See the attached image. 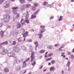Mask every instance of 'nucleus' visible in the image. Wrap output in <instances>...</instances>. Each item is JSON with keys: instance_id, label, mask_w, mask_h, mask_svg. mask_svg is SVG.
Wrapping results in <instances>:
<instances>
[{"instance_id": "f257e3e1", "label": "nucleus", "mask_w": 74, "mask_h": 74, "mask_svg": "<svg viewBox=\"0 0 74 74\" xmlns=\"http://www.w3.org/2000/svg\"><path fill=\"white\" fill-rule=\"evenodd\" d=\"M34 52H33L32 53L31 55V62H33L34 61V60L35 59V57L34 56Z\"/></svg>"}, {"instance_id": "f03ea898", "label": "nucleus", "mask_w": 74, "mask_h": 74, "mask_svg": "<svg viewBox=\"0 0 74 74\" xmlns=\"http://www.w3.org/2000/svg\"><path fill=\"white\" fill-rule=\"evenodd\" d=\"M8 52V50L7 49H3V51L1 52V54L2 55H6Z\"/></svg>"}, {"instance_id": "7ed1b4c3", "label": "nucleus", "mask_w": 74, "mask_h": 74, "mask_svg": "<svg viewBox=\"0 0 74 74\" xmlns=\"http://www.w3.org/2000/svg\"><path fill=\"white\" fill-rule=\"evenodd\" d=\"M4 19H6L9 20L11 18L10 15L8 14H5L3 15Z\"/></svg>"}, {"instance_id": "20e7f679", "label": "nucleus", "mask_w": 74, "mask_h": 74, "mask_svg": "<svg viewBox=\"0 0 74 74\" xmlns=\"http://www.w3.org/2000/svg\"><path fill=\"white\" fill-rule=\"evenodd\" d=\"M10 1H7L5 2V5L4 7L5 8H7L8 7V6H9V5H10Z\"/></svg>"}, {"instance_id": "39448f33", "label": "nucleus", "mask_w": 74, "mask_h": 74, "mask_svg": "<svg viewBox=\"0 0 74 74\" xmlns=\"http://www.w3.org/2000/svg\"><path fill=\"white\" fill-rule=\"evenodd\" d=\"M26 38H23L20 37L18 38V42H24L25 41Z\"/></svg>"}, {"instance_id": "423d86ee", "label": "nucleus", "mask_w": 74, "mask_h": 74, "mask_svg": "<svg viewBox=\"0 0 74 74\" xmlns=\"http://www.w3.org/2000/svg\"><path fill=\"white\" fill-rule=\"evenodd\" d=\"M14 50L15 51V52L18 53V52H19L20 51V50H21V49L19 48L16 46L14 48Z\"/></svg>"}, {"instance_id": "0eeeda50", "label": "nucleus", "mask_w": 74, "mask_h": 74, "mask_svg": "<svg viewBox=\"0 0 74 74\" xmlns=\"http://www.w3.org/2000/svg\"><path fill=\"white\" fill-rule=\"evenodd\" d=\"M18 34H19V32L18 31H17L16 30H15L12 33V35L13 36H17Z\"/></svg>"}, {"instance_id": "6e6552de", "label": "nucleus", "mask_w": 74, "mask_h": 74, "mask_svg": "<svg viewBox=\"0 0 74 74\" xmlns=\"http://www.w3.org/2000/svg\"><path fill=\"white\" fill-rule=\"evenodd\" d=\"M22 34L23 35V37H24V38H25V37H26L27 35L29 34V32L27 31L24 33H23Z\"/></svg>"}, {"instance_id": "1a4fd4ad", "label": "nucleus", "mask_w": 74, "mask_h": 74, "mask_svg": "<svg viewBox=\"0 0 74 74\" xmlns=\"http://www.w3.org/2000/svg\"><path fill=\"white\" fill-rule=\"evenodd\" d=\"M11 57H13L14 58H16V56H15V53L14 52H11Z\"/></svg>"}, {"instance_id": "9d476101", "label": "nucleus", "mask_w": 74, "mask_h": 74, "mask_svg": "<svg viewBox=\"0 0 74 74\" xmlns=\"http://www.w3.org/2000/svg\"><path fill=\"white\" fill-rule=\"evenodd\" d=\"M64 45H62V46L60 47L59 49V51H63V49H62V48H64Z\"/></svg>"}, {"instance_id": "9b49d317", "label": "nucleus", "mask_w": 74, "mask_h": 74, "mask_svg": "<svg viewBox=\"0 0 74 74\" xmlns=\"http://www.w3.org/2000/svg\"><path fill=\"white\" fill-rule=\"evenodd\" d=\"M5 33V32L4 31H3L2 30H1L0 32V34H1V37L2 38H3V36H4V33Z\"/></svg>"}, {"instance_id": "f8f14e48", "label": "nucleus", "mask_w": 74, "mask_h": 74, "mask_svg": "<svg viewBox=\"0 0 74 74\" xmlns=\"http://www.w3.org/2000/svg\"><path fill=\"white\" fill-rule=\"evenodd\" d=\"M55 68L54 66H51L50 68V71H55Z\"/></svg>"}, {"instance_id": "ddd939ff", "label": "nucleus", "mask_w": 74, "mask_h": 74, "mask_svg": "<svg viewBox=\"0 0 74 74\" xmlns=\"http://www.w3.org/2000/svg\"><path fill=\"white\" fill-rule=\"evenodd\" d=\"M16 59L15 62L16 63L18 64V63H20V60H19L18 58H17V57H16V58H15Z\"/></svg>"}, {"instance_id": "4468645a", "label": "nucleus", "mask_w": 74, "mask_h": 74, "mask_svg": "<svg viewBox=\"0 0 74 74\" xmlns=\"http://www.w3.org/2000/svg\"><path fill=\"white\" fill-rule=\"evenodd\" d=\"M17 28L19 29V28H21V24H20L19 23H17Z\"/></svg>"}, {"instance_id": "2eb2a0df", "label": "nucleus", "mask_w": 74, "mask_h": 74, "mask_svg": "<svg viewBox=\"0 0 74 74\" xmlns=\"http://www.w3.org/2000/svg\"><path fill=\"white\" fill-rule=\"evenodd\" d=\"M34 43L35 45V48L36 49L38 47V43L37 41L34 42Z\"/></svg>"}, {"instance_id": "dca6fc26", "label": "nucleus", "mask_w": 74, "mask_h": 74, "mask_svg": "<svg viewBox=\"0 0 74 74\" xmlns=\"http://www.w3.org/2000/svg\"><path fill=\"white\" fill-rule=\"evenodd\" d=\"M21 4H24L25 3V0H19Z\"/></svg>"}, {"instance_id": "f3484780", "label": "nucleus", "mask_w": 74, "mask_h": 74, "mask_svg": "<svg viewBox=\"0 0 74 74\" xmlns=\"http://www.w3.org/2000/svg\"><path fill=\"white\" fill-rule=\"evenodd\" d=\"M30 7H31V5L29 4L26 5L25 6V8H29Z\"/></svg>"}, {"instance_id": "a211bd4d", "label": "nucleus", "mask_w": 74, "mask_h": 74, "mask_svg": "<svg viewBox=\"0 0 74 74\" xmlns=\"http://www.w3.org/2000/svg\"><path fill=\"white\" fill-rule=\"evenodd\" d=\"M2 44H3V45H7V44H8V42L7 41L4 42H3L1 43V45Z\"/></svg>"}, {"instance_id": "6ab92c4d", "label": "nucleus", "mask_w": 74, "mask_h": 74, "mask_svg": "<svg viewBox=\"0 0 74 74\" xmlns=\"http://www.w3.org/2000/svg\"><path fill=\"white\" fill-rule=\"evenodd\" d=\"M45 31V29H40V34H42V33H44Z\"/></svg>"}, {"instance_id": "aec40b11", "label": "nucleus", "mask_w": 74, "mask_h": 74, "mask_svg": "<svg viewBox=\"0 0 74 74\" xmlns=\"http://www.w3.org/2000/svg\"><path fill=\"white\" fill-rule=\"evenodd\" d=\"M21 33H25V30L24 29H22L21 30Z\"/></svg>"}, {"instance_id": "412c9836", "label": "nucleus", "mask_w": 74, "mask_h": 74, "mask_svg": "<svg viewBox=\"0 0 74 74\" xmlns=\"http://www.w3.org/2000/svg\"><path fill=\"white\" fill-rule=\"evenodd\" d=\"M4 70L5 71V72L6 73H7L8 72H9V69L6 68H5L4 69Z\"/></svg>"}, {"instance_id": "4be33fe9", "label": "nucleus", "mask_w": 74, "mask_h": 74, "mask_svg": "<svg viewBox=\"0 0 74 74\" xmlns=\"http://www.w3.org/2000/svg\"><path fill=\"white\" fill-rule=\"evenodd\" d=\"M26 66V61H25L23 62V65L22 68H24Z\"/></svg>"}, {"instance_id": "5701e85b", "label": "nucleus", "mask_w": 74, "mask_h": 74, "mask_svg": "<svg viewBox=\"0 0 74 74\" xmlns=\"http://www.w3.org/2000/svg\"><path fill=\"white\" fill-rule=\"evenodd\" d=\"M48 4V2L47 1H45L44 2V3H43V5H44V6H46L47 5V4Z\"/></svg>"}, {"instance_id": "b1692460", "label": "nucleus", "mask_w": 74, "mask_h": 74, "mask_svg": "<svg viewBox=\"0 0 74 74\" xmlns=\"http://www.w3.org/2000/svg\"><path fill=\"white\" fill-rule=\"evenodd\" d=\"M36 9V7L35 6H33L32 7V10L33 11H34Z\"/></svg>"}, {"instance_id": "393cba45", "label": "nucleus", "mask_w": 74, "mask_h": 74, "mask_svg": "<svg viewBox=\"0 0 74 74\" xmlns=\"http://www.w3.org/2000/svg\"><path fill=\"white\" fill-rule=\"evenodd\" d=\"M36 17V15H32V16L31 17V19H34Z\"/></svg>"}, {"instance_id": "a878e982", "label": "nucleus", "mask_w": 74, "mask_h": 74, "mask_svg": "<svg viewBox=\"0 0 74 74\" xmlns=\"http://www.w3.org/2000/svg\"><path fill=\"white\" fill-rule=\"evenodd\" d=\"M25 22L27 24H29V23L30 22L29 20L28 19H25Z\"/></svg>"}, {"instance_id": "bb28decb", "label": "nucleus", "mask_w": 74, "mask_h": 74, "mask_svg": "<svg viewBox=\"0 0 74 74\" xmlns=\"http://www.w3.org/2000/svg\"><path fill=\"white\" fill-rule=\"evenodd\" d=\"M29 14L27 13L25 16V19H27L29 18Z\"/></svg>"}, {"instance_id": "cd10ccee", "label": "nucleus", "mask_w": 74, "mask_h": 74, "mask_svg": "<svg viewBox=\"0 0 74 74\" xmlns=\"http://www.w3.org/2000/svg\"><path fill=\"white\" fill-rule=\"evenodd\" d=\"M38 35V36H39V38H42V37H43L42 34H39Z\"/></svg>"}, {"instance_id": "c85d7f7f", "label": "nucleus", "mask_w": 74, "mask_h": 74, "mask_svg": "<svg viewBox=\"0 0 74 74\" xmlns=\"http://www.w3.org/2000/svg\"><path fill=\"white\" fill-rule=\"evenodd\" d=\"M45 50H41L40 51V53H44V52H45Z\"/></svg>"}, {"instance_id": "c756f323", "label": "nucleus", "mask_w": 74, "mask_h": 74, "mask_svg": "<svg viewBox=\"0 0 74 74\" xmlns=\"http://www.w3.org/2000/svg\"><path fill=\"white\" fill-rule=\"evenodd\" d=\"M25 8H26V7L24 5L21 7V10H24V9H25Z\"/></svg>"}, {"instance_id": "7c9ffc66", "label": "nucleus", "mask_w": 74, "mask_h": 74, "mask_svg": "<svg viewBox=\"0 0 74 74\" xmlns=\"http://www.w3.org/2000/svg\"><path fill=\"white\" fill-rule=\"evenodd\" d=\"M70 61H68V63L67 64V66H68V67H70Z\"/></svg>"}, {"instance_id": "2f4dec72", "label": "nucleus", "mask_w": 74, "mask_h": 74, "mask_svg": "<svg viewBox=\"0 0 74 74\" xmlns=\"http://www.w3.org/2000/svg\"><path fill=\"white\" fill-rule=\"evenodd\" d=\"M62 18H63V16H61L60 17V18L58 20L59 21H62V20H63V19Z\"/></svg>"}, {"instance_id": "473e14b6", "label": "nucleus", "mask_w": 74, "mask_h": 74, "mask_svg": "<svg viewBox=\"0 0 74 74\" xmlns=\"http://www.w3.org/2000/svg\"><path fill=\"white\" fill-rule=\"evenodd\" d=\"M34 5L35 6H36V7H38V4L37 3H34Z\"/></svg>"}, {"instance_id": "72a5a7b5", "label": "nucleus", "mask_w": 74, "mask_h": 74, "mask_svg": "<svg viewBox=\"0 0 74 74\" xmlns=\"http://www.w3.org/2000/svg\"><path fill=\"white\" fill-rule=\"evenodd\" d=\"M21 48L23 50H24L25 49H26V47H25V46H22L21 47Z\"/></svg>"}, {"instance_id": "f704fd0d", "label": "nucleus", "mask_w": 74, "mask_h": 74, "mask_svg": "<svg viewBox=\"0 0 74 74\" xmlns=\"http://www.w3.org/2000/svg\"><path fill=\"white\" fill-rule=\"evenodd\" d=\"M16 70H21V67L20 66H18L16 67Z\"/></svg>"}, {"instance_id": "c9c22d12", "label": "nucleus", "mask_w": 74, "mask_h": 74, "mask_svg": "<svg viewBox=\"0 0 74 74\" xmlns=\"http://www.w3.org/2000/svg\"><path fill=\"white\" fill-rule=\"evenodd\" d=\"M39 11V10H38L37 11H36L34 14H34H35V15H37V14H38V12Z\"/></svg>"}, {"instance_id": "e433bc0d", "label": "nucleus", "mask_w": 74, "mask_h": 74, "mask_svg": "<svg viewBox=\"0 0 74 74\" xmlns=\"http://www.w3.org/2000/svg\"><path fill=\"white\" fill-rule=\"evenodd\" d=\"M16 41H14L13 42V43L12 45H16Z\"/></svg>"}, {"instance_id": "4c0bfd02", "label": "nucleus", "mask_w": 74, "mask_h": 74, "mask_svg": "<svg viewBox=\"0 0 74 74\" xmlns=\"http://www.w3.org/2000/svg\"><path fill=\"white\" fill-rule=\"evenodd\" d=\"M12 9L13 10H17V9H18V7H13L12 8Z\"/></svg>"}, {"instance_id": "58836bf2", "label": "nucleus", "mask_w": 74, "mask_h": 74, "mask_svg": "<svg viewBox=\"0 0 74 74\" xmlns=\"http://www.w3.org/2000/svg\"><path fill=\"white\" fill-rule=\"evenodd\" d=\"M19 13H18L17 14V15H16V18H19Z\"/></svg>"}, {"instance_id": "ea45409f", "label": "nucleus", "mask_w": 74, "mask_h": 74, "mask_svg": "<svg viewBox=\"0 0 74 74\" xmlns=\"http://www.w3.org/2000/svg\"><path fill=\"white\" fill-rule=\"evenodd\" d=\"M51 63L52 64H55V61L54 60H52L51 61Z\"/></svg>"}, {"instance_id": "a19ab883", "label": "nucleus", "mask_w": 74, "mask_h": 74, "mask_svg": "<svg viewBox=\"0 0 74 74\" xmlns=\"http://www.w3.org/2000/svg\"><path fill=\"white\" fill-rule=\"evenodd\" d=\"M40 28H41V29H45L44 28L45 27L44 26L41 25L40 26Z\"/></svg>"}, {"instance_id": "79ce46f5", "label": "nucleus", "mask_w": 74, "mask_h": 74, "mask_svg": "<svg viewBox=\"0 0 74 74\" xmlns=\"http://www.w3.org/2000/svg\"><path fill=\"white\" fill-rule=\"evenodd\" d=\"M52 55H53V53H50L48 54V56H49V57H51V56H52Z\"/></svg>"}, {"instance_id": "37998d69", "label": "nucleus", "mask_w": 74, "mask_h": 74, "mask_svg": "<svg viewBox=\"0 0 74 74\" xmlns=\"http://www.w3.org/2000/svg\"><path fill=\"white\" fill-rule=\"evenodd\" d=\"M36 62L34 61L33 63L32 64V66H34L35 64H36Z\"/></svg>"}, {"instance_id": "c03bdc74", "label": "nucleus", "mask_w": 74, "mask_h": 74, "mask_svg": "<svg viewBox=\"0 0 74 74\" xmlns=\"http://www.w3.org/2000/svg\"><path fill=\"white\" fill-rule=\"evenodd\" d=\"M8 56H9V57H11V55L10 53H9L8 54Z\"/></svg>"}, {"instance_id": "a18cd8bd", "label": "nucleus", "mask_w": 74, "mask_h": 74, "mask_svg": "<svg viewBox=\"0 0 74 74\" xmlns=\"http://www.w3.org/2000/svg\"><path fill=\"white\" fill-rule=\"evenodd\" d=\"M51 59H52V57L48 58L47 60H46V61H48V60H51Z\"/></svg>"}, {"instance_id": "49530a36", "label": "nucleus", "mask_w": 74, "mask_h": 74, "mask_svg": "<svg viewBox=\"0 0 74 74\" xmlns=\"http://www.w3.org/2000/svg\"><path fill=\"white\" fill-rule=\"evenodd\" d=\"M3 0H0V4H1V3H3Z\"/></svg>"}, {"instance_id": "de8ad7c7", "label": "nucleus", "mask_w": 74, "mask_h": 74, "mask_svg": "<svg viewBox=\"0 0 74 74\" xmlns=\"http://www.w3.org/2000/svg\"><path fill=\"white\" fill-rule=\"evenodd\" d=\"M59 44H56L55 45V46L56 47H57L59 46Z\"/></svg>"}, {"instance_id": "09e8293b", "label": "nucleus", "mask_w": 74, "mask_h": 74, "mask_svg": "<svg viewBox=\"0 0 74 74\" xmlns=\"http://www.w3.org/2000/svg\"><path fill=\"white\" fill-rule=\"evenodd\" d=\"M25 23H26L25 22H24L23 23H21V24H22V25H26Z\"/></svg>"}, {"instance_id": "8fccbe9b", "label": "nucleus", "mask_w": 74, "mask_h": 74, "mask_svg": "<svg viewBox=\"0 0 74 74\" xmlns=\"http://www.w3.org/2000/svg\"><path fill=\"white\" fill-rule=\"evenodd\" d=\"M29 60H30V58H28L27 59L26 61H25V62H27L28 61H29Z\"/></svg>"}, {"instance_id": "3c124183", "label": "nucleus", "mask_w": 74, "mask_h": 74, "mask_svg": "<svg viewBox=\"0 0 74 74\" xmlns=\"http://www.w3.org/2000/svg\"><path fill=\"white\" fill-rule=\"evenodd\" d=\"M3 25V23H0V27H2Z\"/></svg>"}, {"instance_id": "603ef678", "label": "nucleus", "mask_w": 74, "mask_h": 74, "mask_svg": "<svg viewBox=\"0 0 74 74\" xmlns=\"http://www.w3.org/2000/svg\"><path fill=\"white\" fill-rule=\"evenodd\" d=\"M49 49H52V46L51 45L49 46Z\"/></svg>"}, {"instance_id": "864d4df0", "label": "nucleus", "mask_w": 74, "mask_h": 74, "mask_svg": "<svg viewBox=\"0 0 74 74\" xmlns=\"http://www.w3.org/2000/svg\"><path fill=\"white\" fill-rule=\"evenodd\" d=\"M23 21H24V19H23V18H22L20 22H23Z\"/></svg>"}, {"instance_id": "5fc2aeb1", "label": "nucleus", "mask_w": 74, "mask_h": 74, "mask_svg": "<svg viewBox=\"0 0 74 74\" xmlns=\"http://www.w3.org/2000/svg\"><path fill=\"white\" fill-rule=\"evenodd\" d=\"M53 19V16H52L50 17V19Z\"/></svg>"}, {"instance_id": "6e6d98bb", "label": "nucleus", "mask_w": 74, "mask_h": 74, "mask_svg": "<svg viewBox=\"0 0 74 74\" xmlns=\"http://www.w3.org/2000/svg\"><path fill=\"white\" fill-rule=\"evenodd\" d=\"M61 56H63V58H65L66 56L64 55H62Z\"/></svg>"}, {"instance_id": "4d7b16f0", "label": "nucleus", "mask_w": 74, "mask_h": 74, "mask_svg": "<svg viewBox=\"0 0 74 74\" xmlns=\"http://www.w3.org/2000/svg\"><path fill=\"white\" fill-rule=\"evenodd\" d=\"M48 65L49 66H51V62H49L48 63Z\"/></svg>"}, {"instance_id": "13d9d810", "label": "nucleus", "mask_w": 74, "mask_h": 74, "mask_svg": "<svg viewBox=\"0 0 74 74\" xmlns=\"http://www.w3.org/2000/svg\"><path fill=\"white\" fill-rule=\"evenodd\" d=\"M28 41L29 42H32V40H28Z\"/></svg>"}, {"instance_id": "bf43d9fd", "label": "nucleus", "mask_w": 74, "mask_h": 74, "mask_svg": "<svg viewBox=\"0 0 74 74\" xmlns=\"http://www.w3.org/2000/svg\"><path fill=\"white\" fill-rule=\"evenodd\" d=\"M43 67V65H42V66H41L40 67V69H42V68Z\"/></svg>"}, {"instance_id": "052dcab7", "label": "nucleus", "mask_w": 74, "mask_h": 74, "mask_svg": "<svg viewBox=\"0 0 74 74\" xmlns=\"http://www.w3.org/2000/svg\"><path fill=\"white\" fill-rule=\"evenodd\" d=\"M64 53H62V55H64Z\"/></svg>"}, {"instance_id": "680f3d73", "label": "nucleus", "mask_w": 74, "mask_h": 74, "mask_svg": "<svg viewBox=\"0 0 74 74\" xmlns=\"http://www.w3.org/2000/svg\"><path fill=\"white\" fill-rule=\"evenodd\" d=\"M28 1H32V0H27Z\"/></svg>"}, {"instance_id": "e2e57ef3", "label": "nucleus", "mask_w": 74, "mask_h": 74, "mask_svg": "<svg viewBox=\"0 0 74 74\" xmlns=\"http://www.w3.org/2000/svg\"><path fill=\"white\" fill-rule=\"evenodd\" d=\"M47 71V69H46L43 70V71L44 72H45V71Z\"/></svg>"}, {"instance_id": "0e129e2a", "label": "nucleus", "mask_w": 74, "mask_h": 74, "mask_svg": "<svg viewBox=\"0 0 74 74\" xmlns=\"http://www.w3.org/2000/svg\"><path fill=\"white\" fill-rule=\"evenodd\" d=\"M71 2H74V0H71Z\"/></svg>"}, {"instance_id": "69168bd1", "label": "nucleus", "mask_w": 74, "mask_h": 74, "mask_svg": "<svg viewBox=\"0 0 74 74\" xmlns=\"http://www.w3.org/2000/svg\"><path fill=\"white\" fill-rule=\"evenodd\" d=\"M62 74H63V73H64V71H62Z\"/></svg>"}, {"instance_id": "338daca9", "label": "nucleus", "mask_w": 74, "mask_h": 74, "mask_svg": "<svg viewBox=\"0 0 74 74\" xmlns=\"http://www.w3.org/2000/svg\"><path fill=\"white\" fill-rule=\"evenodd\" d=\"M47 53H48V52H47L46 53H45L46 55H47Z\"/></svg>"}, {"instance_id": "774afa93", "label": "nucleus", "mask_w": 74, "mask_h": 74, "mask_svg": "<svg viewBox=\"0 0 74 74\" xmlns=\"http://www.w3.org/2000/svg\"><path fill=\"white\" fill-rule=\"evenodd\" d=\"M73 52L74 53V48L73 49Z\"/></svg>"}]
</instances>
